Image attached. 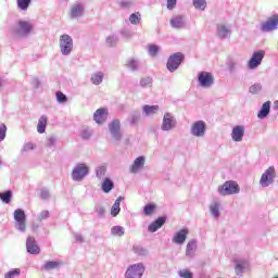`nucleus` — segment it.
I'll return each instance as SVG.
<instances>
[{
	"instance_id": "nucleus-1",
	"label": "nucleus",
	"mask_w": 278,
	"mask_h": 278,
	"mask_svg": "<svg viewBox=\"0 0 278 278\" xmlns=\"http://www.w3.org/2000/svg\"><path fill=\"white\" fill-rule=\"evenodd\" d=\"M109 134L111 142L118 147L123 142V129L121 128V119H113L109 123Z\"/></svg>"
},
{
	"instance_id": "nucleus-2",
	"label": "nucleus",
	"mask_w": 278,
	"mask_h": 278,
	"mask_svg": "<svg viewBox=\"0 0 278 278\" xmlns=\"http://www.w3.org/2000/svg\"><path fill=\"white\" fill-rule=\"evenodd\" d=\"M219 197H231V194H240V185L236 180H227L217 188Z\"/></svg>"
},
{
	"instance_id": "nucleus-3",
	"label": "nucleus",
	"mask_w": 278,
	"mask_h": 278,
	"mask_svg": "<svg viewBox=\"0 0 278 278\" xmlns=\"http://www.w3.org/2000/svg\"><path fill=\"white\" fill-rule=\"evenodd\" d=\"M14 218V229L20 231V233H25L27 231V215L23 208H17L13 213Z\"/></svg>"
},
{
	"instance_id": "nucleus-4",
	"label": "nucleus",
	"mask_w": 278,
	"mask_h": 278,
	"mask_svg": "<svg viewBox=\"0 0 278 278\" xmlns=\"http://www.w3.org/2000/svg\"><path fill=\"white\" fill-rule=\"evenodd\" d=\"M34 30V24L29 21L20 20L13 28V33L17 38H27Z\"/></svg>"
},
{
	"instance_id": "nucleus-5",
	"label": "nucleus",
	"mask_w": 278,
	"mask_h": 278,
	"mask_svg": "<svg viewBox=\"0 0 278 278\" xmlns=\"http://www.w3.org/2000/svg\"><path fill=\"white\" fill-rule=\"evenodd\" d=\"M90 175V167L86 163H77L71 174L73 181H84Z\"/></svg>"
},
{
	"instance_id": "nucleus-6",
	"label": "nucleus",
	"mask_w": 278,
	"mask_h": 278,
	"mask_svg": "<svg viewBox=\"0 0 278 278\" xmlns=\"http://www.w3.org/2000/svg\"><path fill=\"white\" fill-rule=\"evenodd\" d=\"M59 47L61 51V55L68 56L73 53V37L68 34H63L59 38Z\"/></svg>"
},
{
	"instance_id": "nucleus-7",
	"label": "nucleus",
	"mask_w": 278,
	"mask_h": 278,
	"mask_svg": "<svg viewBox=\"0 0 278 278\" xmlns=\"http://www.w3.org/2000/svg\"><path fill=\"white\" fill-rule=\"evenodd\" d=\"M275 179H277V170H275V166H269L261 176V188H268L269 186H273V184H275Z\"/></svg>"
},
{
	"instance_id": "nucleus-8",
	"label": "nucleus",
	"mask_w": 278,
	"mask_h": 278,
	"mask_svg": "<svg viewBox=\"0 0 278 278\" xmlns=\"http://www.w3.org/2000/svg\"><path fill=\"white\" fill-rule=\"evenodd\" d=\"M206 131L207 124L202 119L193 122L190 128V134L193 138H204Z\"/></svg>"
},
{
	"instance_id": "nucleus-9",
	"label": "nucleus",
	"mask_w": 278,
	"mask_h": 278,
	"mask_svg": "<svg viewBox=\"0 0 278 278\" xmlns=\"http://www.w3.org/2000/svg\"><path fill=\"white\" fill-rule=\"evenodd\" d=\"M235 275L237 277H242L244 273H249L251 270V263L247 258H235Z\"/></svg>"
},
{
	"instance_id": "nucleus-10",
	"label": "nucleus",
	"mask_w": 278,
	"mask_h": 278,
	"mask_svg": "<svg viewBox=\"0 0 278 278\" xmlns=\"http://www.w3.org/2000/svg\"><path fill=\"white\" fill-rule=\"evenodd\" d=\"M184 53L181 52H176L174 54H172L168 60H167V71H169V73H175V71H177V68H179V66H181V62H184Z\"/></svg>"
},
{
	"instance_id": "nucleus-11",
	"label": "nucleus",
	"mask_w": 278,
	"mask_h": 278,
	"mask_svg": "<svg viewBox=\"0 0 278 278\" xmlns=\"http://www.w3.org/2000/svg\"><path fill=\"white\" fill-rule=\"evenodd\" d=\"M177 127V118L173 113L166 112L163 115L162 124H161V131H173Z\"/></svg>"
},
{
	"instance_id": "nucleus-12",
	"label": "nucleus",
	"mask_w": 278,
	"mask_h": 278,
	"mask_svg": "<svg viewBox=\"0 0 278 278\" xmlns=\"http://www.w3.org/2000/svg\"><path fill=\"white\" fill-rule=\"evenodd\" d=\"M144 264L143 263H137V264H132L130 265L126 273H125V277L126 278H142V276L144 275Z\"/></svg>"
},
{
	"instance_id": "nucleus-13",
	"label": "nucleus",
	"mask_w": 278,
	"mask_h": 278,
	"mask_svg": "<svg viewBox=\"0 0 278 278\" xmlns=\"http://www.w3.org/2000/svg\"><path fill=\"white\" fill-rule=\"evenodd\" d=\"M278 29V15L274 14L261 24V31L268 34Z\"/></svg>"
},
{
	"instance_id": "nucleus-14",
	"label": "nucleus",
	"mask_w": 278,
	"mask_h": 278,
	"mask_svg": "<svg viewBox=\"0 0 278 278\" xmlns=\"http://www.w3.org/2000/svg\"><path fill=\"white\" fill-rule=\"evenodd\" d=\"M265 55L266 52L264 50L255 51L248 62V68H250V71H255V68L262 64V60H264Z\"/></svg>"
},
{
	"instance_id": "nucleus-15",
	"label": "nucleus",
	"mask_w": 278,
	"mask_h": 278,
	"mask_svg": "<svg viewBox=\"0 0 278 278\" xmlns=\"http://www.w3.org/2000/svg\"><path fill=\"white\" fill-rule=\"evenodd\" d=\"M198 84L201 88H212L214 86V76L210 72H201L198 75Z\"/></svg>"
},
{
	"instance_id": "nucleus-16",
	"label": "nucleus",
	"mask_w": 278,
	"mask_h": 278,
	"mask_svg": "<svg viewBox=\"0 0 278 278\" xmlns=\"http://www.w3.org/2000/svg\"><path fill=\"white\" fill-rule=\"evenodd\" d=\"M26 251L30 255H40V247L33 236H28L26 239Z\"/></svg>"
},
{
	"instance_id": "nucleus-17",
	"label": "nucleus",
	"mask_w": 278,
	"mask_h": 278,
	"mask_svg": "<svg viewBox=\"0 0 278 278\" xmlns=\"http://www.w3.org/2000/svg\"><path fill=\"white\" fill-rule=\"evenodd\" d=\"M86 12V7L81 2H76L71 7L70 16L71 18H81Z\"/></svg>"
},
{
	"instance_id": "nucleus-18",
	"label": "nucleus",
	"mask_w": 278,
	"mask_h": 278,
	"mask_svg": "<svg viewBox=\"0 0 278 278\" xmlns=\"http://www.w3.org/2000/svg\"><path fill=\"white\" fill-rule=\"evenodd\" d=\"M188 233H190V230H188V228L180 229L179 231L174 233L172 242L181 247V244H184V242H186V240L188 239Z\"/></svg>"
},
{
	"instance_id": "nucleus-19",
	"label": "nucleus",
	"mask_w": 278,
	"mask_h": 278,
	"mask_svg": "<svg viewBox=\"0 0 278 278\" xmlns=\"http://www.w3.org/2000/svg\"><path fill=\"white\" fill-rule=\"evenodd\" d=\"M169 25L173 29H186V16L184 15H174L169 20Z\"/></svg>"
},
{
	"instance_id": "nucleus-20",
	"label": "nucleus",
	"mask_w": 278,
	"mask_h": 278,
	"mask_svg": "<svg viewBox=\"0 0 278 278\" xmlns=\"http://www.w3.org/2000/svg\"><path fill=\"white\" fill-rule=\"evenodd\" d=\"M231 139L233 140V142H242V140H244V126L243 125H237L232 128Z\"/></svg>"
},
{
	"instance_id": "nucleus-21",
	"label": "nucleus",
	"mask_w": 278,
	"mask_h": 278,
	"mask_svg": "<svg viewBox=\"0 0 278 278\" xmlns=\"http://www.w3.org/2000/svg\"><path fill=\"white\" fill-rule=\"evenodd\" d=\"M93 121L97 125H103L108 121V109L101 108L93 113Z\"/></svg>"
},
{
	"instance_id": "nucleus-22",
	"label": "nucleus",
	"mask_w": 278,
	"mask_h": 278,
	"mask_svg": "<svg viewBox=\"0 0 278 278\" xmlns=\"http://www.w3.org/2000/svg\"><path fill=\"white\" fill-rule=\"evenodd\" d=\"M220 207L222 204L218 200H213L208 205V211L213 218H220Z\"/></svg>"
},
{
	"instance_id": "nucleus-23",
	"label": "nucleus",
	"mask_w": 278,
	"mask_h": 278,
	"mask_svg": "<svg viewBox=\"0 0 278 278\" xmlns=\"http://www.w3.org/2000/svg\"><path fill=\"white\" fill-rule=\"evenodd\" d=\"M165 223H166V217H159L148 226V231H150V233H155L157 229H162V227H164Z\"/></svg>"
},
{
	"instance_id": "nucleus-24",
	"label": "nucleus",
	"mask_w": 278,
	"mask_h": 278,
	"mask_svg": "<svg viewBox=\"0 0 278 278\" xmlns=\"http://www.w3.org/2000/svg\"><path fill=\"white\" fill-rule=\"evenodd\" d=\"M144 168V156H138L134 163L132 166H130V173L136 174L139 173Z\"/></svg>"
},
{
	"instance_id": "nucleus-25",
	"label": "nucleus",
	"mask_w": 278,
	"mask_h": 278,
	"mask_svg": "<svg viewBox=\"0 0 278 278\" xmlns=\"http://www.w3.org/2000/svg\"><path fill=\"white\" fill-rule=\"evenodd\" d=\"M270 114V101L263 103L261 110L257 113V118L264 121Z\"/></svg>"
},
{
	"instance_id": "nucleus-26",
	"label": "nucleus",
	"mask_w": 278,
	"mask_h": 278,
	"mask_svg": "<svg viewBox=\"0 0 278 278\" xmlns=\"http://www.w3.org/2000/svg\"><path fill=\"white\" fill-rule=\"evenodd\" d=\"M231 34V29L227 25L219 24L217 25V36L219 38H229V35Z\"/></svg>"
},
{
	"instance_id": "nucleus-27",
	"label": "nucleus",
	"mask_w": 278,
	"mask_h": 278,
	"mask_svg": "<svg viewBox=\"0 0 278 278\" xmlns=\"http://www.w3.org/2000/svg\"><path fill=\"white\" fill-rule=\"evenodd\" d=\"M62 266V262L58 261H48L43 264L42 270H47L48 273L51 270H58Z\"/></svg>"
},
{
	"instance_id": "nucleus-28",
	"label": "nucleus",
	"mask_w": 278,
	"mask_h": 278,
	"mask_svg": "<svg viewBox=\"0 0 278 278\" xmlns=\"http://www.w3.org/2000/svg\"><path fill=\"white\" fill-rule=\"evenodd\" d=\"M195 251H197V240L192 239L187 243L186 256L194 257Z\"/></svg>"
},
{
	"instance_id": "nucleus-29",
	"label": "nucleus",
	"mask_w": 278,
	"mask_h": 278,
	"mask_svg": "<svg viewBox=\"0 0 278 278\" xmlns=\"http://www.w3.org/2000/svg\"><path fill=\"white\" fill-rule=\"evenodd\" d=\"M126 67L128 68V71L136 73V71L140 68V60L134 58L128 59L126 62Z\"/></svg>"
},
{
	"instance_id": "nucleus-30",
	"label": "nucleus",
	"mask_w": 278,
	"mask_h": 278,
	"mask_svg": "<svg viewBox=\"0 0 278 278\" xmlns=\"http://www.w3.org/2000/svg\"><path fill=\"white\" fill-rule=\"evenodd\" d=\"M108 173V165H99L96 167V177L99 179V181H102V179H105V174Z\"/></svg>"
},
{
	"instance_id": "nucleus-31",
	"label": "nucleus",
	"mask_w": 278,
	"mask_h": 278,
	"mask_svg": "<svg viewBox=\"0 0 278 278\" xmlns=\"http://www.w3.org/2000/svg\"><path fill=\"white\" fill-rule=\"evenodd\" d=\"M103 77H105L103 72H96L91 75L90 79L93 86H101V84H103Z\"/></svg>"
},
{
	"instance_id": "nucleus-32",
	"label": "nucleus",
	"mask_w": 278,
	"mask_h": 278,
	"mask_svg": "<svg viewBox=\"0 0 278 278\" xmlns=\"http://www.w3.org/2000/svg\"><path fill=\"white\" fill-rule=\"evenodd\" d=\"M146 116H153V114H157V112L160 111V105H149L146 104L142 108Z\"/></svg>"
},
{
	"instance_id": "nucleus-33",
	"label": "nucleus",
	"mask_w": 278,
	"mask_h": 278,
	"mask_svg": "<svg viewBox=\"0 0 278 278\" xmlns=\"http://www.w3.org/2000/svg\"><path fill=\"white\" fill-rule=\"evenodd\" d=\"M121 201H123V197H118L114 204L111 207V216L116 217L117 214H121Z\"/></svg>"
},
{
	"instance_id": "nucleus-34",
	"label": "nucleus",
	"mask_w": 278,
	"mask_h": 278,
	"mask_svg": "<svg viewBox=\"0 0 278 278\" xmlns=\"http://www.w3.org/2000/svg\"><path fill=\"white\" fill-rule=\"evenodd\" d=\"M113 189H114V181H112V179L110 178H104L102 182V191L105 192V194H108L112 192Z\"/></svg>"
},
{
	"instance_id": "nucleus-35",
	"label": "nucleus",
	"mask_w": 278,
	"mask_h": 278,
	"mask_svg": "<svg viewBox=\"0 0 278 278\" xmlns=\"http://www.w3.org/2000/svg\"><path fill=\"white\" fill-rule=\"evenodd\" d=\"M37 131L38 134H45L47 131V115H42L37 125Z\"/></svg>"
},
{
	"instance_id": "nucleus-36",
	"label": "nucleus",
	"mask_w": 278,
	"mask_h": 278,
	"mask_svg": "<svg viewBox=\"0 0 278 278\" xmlns=\"http://www.w3.org/2000/svg\"><path fill=\"white\" fill-rule=\"evenodd\" d=\"M16 4L18 10L27 12V10H29V5H31V0H16Z\"/></svg>"
},
{
	"instance_id": "nucleus-37",
	"label": "nucleus",
	"mask_w": 278,
	"mask_h": 278,
	"mask_svg": "<svg viewBox=\"0 0 278 278\" xmlns=\"http://www.w3.org/2000/svg\"><path fill=\"white\" fill-rule=\"evenodd\" d=\"M0 200L2 201V203H5L7 205L12 203V190L0 192Z\"/></svg>"
},
{
	"instance_id": "nucleus-38",
	"label": "nucleus",
	"mask_w": 278,
	"mask_h": 278,
	"mask_svg": "<svg viewBox=\"0 0 278 278\" xmlns=\"http://www.w3.org/2000/svg\"><path fill=\"white\" fill-rule=\"evenodd\" d=\"M193 8L195 10H200L201 12H205V9L207 8V1L206 0H193Z\"/></svg>"
},
{
	"instance_id": "nucleus-39",
	"label": "nucleus",
	"mask_w": 278,
	"mask_h": 278,
	"mask_svg": "<svg viewBox=\"0 0 278 278\" xmlns=\"http://www.w3.org/2000/svg\"><path fill=\"white\" fill-rule=\"evenodd\" d=\"M132 251L136 255H140L141 257H147V255H149V250L141 245H134Z\"/></svg>"
},
{
	"instance_id": "nucleus-40",
	"label": "nucleus",
	"mask_w": 278,
	"mask_h": 278,
	"mask_svg": "<svg viewBox=\"0 0 278 278\" xmlns=\"http://www.w3.org/2000/svg\"><path fill=\"white\" fill-rule=\"evenodd\" d=\"M140 21H142V14H140V12L130 14L129 23H131V25H139Z\"/></svg>"
},
{
	"instance_id": "nucleus-41",
	"label": "nucleus",
	"mask_w": 278,
	"mask_h": 278,
	"mask_svg": "<svg viewBox=\"0 0 278 278\" xmlns=\"http://www.w3.org/2000/svg\"><path fill=\"white\" fill-rule=\"evenodd\" d=\"M111 233L113 236H117L118 238H122V236H125V228L123 226H113L111 228Z\"/></svg>"
},
{
	"instance_id": "nucleus-42",
	"label": "nucleus",
	"mask_w": 278,
	"mask_h": 278,
	"mask_svg": "<svg viewBox=\"0 0 278 278\" xmlns=\"http://www.w3.org/2000/svg\"><path fill=\"white\" fill-rule=\"evenodd\" d=\"M106 45H108V47H116V45H118V36H116V35L108 36Z\"/></svg>"
},
{
	"instance_id": "nucleus-43",
	"label": "nucleus",
	"mask_w": 278,
	"mask_h": 278,
	"mask_svg": "<svg viewBox=\"0 0 278 278\" xmlns=\"http://www.w3.org/2000/svg\"><path fill=\"white\" fill-rule=\"evenodd\" d=\"M140 86H141V88H151V86H153V78H151L149 76L141 78Z\"/></svg>"
},
{
	"instance_id": "nucleus-44",
	"label": "nucleus",
	"mask_w": 278,
	"mask_h": 278,
	"mask_svg": "<svg viewBox=\"0 0 278 278\" xmlns=\"http://www.w3.org/2000/svg\"><path fill=\"white\" fill-rule=\"evenodd\" d=\"M249 92L251 94H260V92H262V83H255L254 85L250 86Z\"/></svg>"
},
{
	"instance_id": "nucleus-45",
	"label": "nucleus",
	"mask_w": 278,
	"mask_h": 278,
	"mask_svg": "<svg viewBox=\"0 0 278 278\" xmlns=\"http://www.w3.org/2000/svg\"><path fill=\"white\" fill-rule=\"evenodd\" d=\"M34 149H36V144L31 141H28L24 143L21 153H27L28 151H34Z\"/></svg>"
},
{
	"instance_id": "nucleus-46",
	"label": "nucleus",
	"mask_w": 278,
	"mask_h": 278,
	"mask_svg": "<svg viewBox=\"0 0 278 278\" xmlns=\"http://www.w3.org/2000/svg\"><path fill=\"white\" fill-rule=\"evenodd\" d=\"M55 96L58 103L64 104L68 101V98L62 91H56Z\"/></svg>"
},
{
	"instance_id": "nucleus-47",
	"label": "nucleus",
	"mask_w": 278,
	"mask_h": 278,
	"mask_svg": "<svg viewBox=\"0 0 278 278\" xmlns=\"http://www.w3.org/2000/svg\"><path fill=\"white\" fill-rule=\"evenodd\" d=\"M153 212H155V204H147L143 207V214L146 216H151V214H153Z\"/></svg>"
},
{
	"instance_id": "nucleus-48",
	"label": "nucleus",
	"mask_w": 278,
	"mask_h": 278,
	"mask_svg": "<svg viewBox=\"0 0 278 278\" xmlns=\"http://www.w3.org/2000/svg\"><path fill=\"white\" fill-rule=\"evenodd\" d=\"M159 52H160V47L155 45L149 46L148 53L149 55H151V58H155V55H157Z\"/></svg>"
},
{
	"instance_id": "nucleus-49",
	"label": "nucleus",
	"mask_w": 278,
	"mask_h": 278,
	"mask_svg": "<svg viewBox=\"0 0 278 278\" xmlns=\"http://www.w3.org/2000/svg\"><path fill=\"white\" fill-rule=\"evenodd\" d=\"M15 277H21V269L15 268L4 275V278H15Z\"/></svg>"
},
{
	"instance_id": "nucleus-50",
	"label": "nucleus",
	"mask_w": 278,
	"mask_h": 278,
	"mask_svg": "<svg viewBox=\"0 0 278 278\" xmlns=\"http://www.w3.org/2000/svg\"><path fill=\"white\" fill-rule=\"evenodd\" d=\"M119 7L124 10H129L134 8V2L131 0H123L119 2Z\"/></svg>"
},
{
	"instance_id": "nucleus-51",
	"label": "nucleus",
	"mask_w": 278,
	"mask_h": 278,
	"mask_svg": "<svg viewBox=\"0 0 278 278\" xmlns=\"http://www.w3.org/2000/svg\"><path fill=\"white\" fill-rule=\"evenodd\" d=\"M5 134H8V126H5V124H0V142L5 140Z\"/></svg>"
},
{
	"instance_id": "nucleus-52",
	"label": "nucleus",
	"mask_w": 278,
	"mask_h": 278,
	"mask_svg": "<svg viewBox=\"0 0 278 278\" xmlns=\"http://www.w3.org/2000/svg\"><path fill=\"white\" fill-rule=\"evenodd\" d=\"M140 122V113L136 112L130 115V125H138Z\"/></svg>"
},
{
	"instance_id": "nucleus-53",
	"label": "nucleus",
	"mask_w": 278,
	"mask_h": 278,
	"mask_svg": "<svg viewBox=\"0 0 278 278\" xmlns=\"http://www.w3.org/2000/svg\"><path fill=\"white\" fill-rule=\"evenodd\" d=\"M56 143H58V138H55V136L48 137L47 147L49 149H53V147H55Z\"/></svg>"
},
{
	"instance_id": "nucleus-54",
	"label": "nucleus",
	"mask_w": 278,
	"mask_h": 278,
	"mask_svg": "<svg viewBox=\"0 0 278 278\" xmlns=\"http://www.w3.org/2000/svg\"><path fill=\"white\" fill-rule=\"evenodd\" d=\"M40 199L43 201H49V199H51V193L48 191V189L40 190Z\"/></svg>"
},
{
	"instance_id": "nucleus-55",
	"label": "nucleus",
	"mask_w": 278,
	"mask_h": 278,
	"mask_svg": "<svg viewBox=\"0 0 278 278\" xmlns=\"http://www.w3.org/2000/svg\"><path fill=\"white\" fill-rule=\"evenodd\" d=\"M178 276L180 278H192V273L190 270H188V269H180L178 271Z\"/></svg>"
},
{
	"instance_id": "nucleus-56",
	"label": "nucleus",
	"mask_w": 278,
	"mask_h": 278,
	"mask_svg": "<svg viewBox=\"0 0 278 278\" xmlns=\"http://www.w3.org/2000/svg\"><path fill=\"white\" fill-rule=\"evenodd\" d=\"M92 136V130L90 129H84L81 131V138H84L85 140H88V138H90Z\"/></svg>"
},
{
	"instance_id": "nucleus-57",
	"label": "nucleus",
	"mask_w": 278,
	"mask_h": 278,
	"mask_svg": "<svg viewBox=\"0 0 278 278\" xmlns=\"http://www.w3.org/2000/svg\"><path fill=\"white\" fill-rule=\"evenodd\" d=\"M96 212L100 218H103V216H105V208H103V206H97Z\"/></svg>"
},
{
	"instance_id": "nucleus-58",
	"label": "nucleus",
	"mask_w": 278,
	"mask_h": 278,
	"mask_svg": "<svg viewBox=\"0 0 278 278\" xmlns=\"http://www.w3.org/2000/svg\"><path fill=\"white\" fill-rule=\"evenodd\" d=\"M177 7V0H167V10H175Z\"/></svg>"
},
{
	"instance_id": "nucleus-59",
	"label": "nucleus",
	"mask_w": 278,
	"mask_h": 278,
	"mask_svg": "<svg viewBox=\"0 0 278 278\" xmlns=\"http://www.w3.org/2000/svg\"><path fill=\"white\" fill-rule=\"evenodd\" d=\"M74 238L78 244H81L84 242V236L79 232H74Z\"/></svg>"
},
{
	"instance_id": "nucleus-60",
	"label": "nucleus",
	"mask_w": 278,
	"mask_h": 278,
	"mask_svg": "<svg viewBox=\"0 0 278 278\" xmlns=\"http://www.w3.org/2000/svg\"><path fill=\"white\" fill-rule=\"evenodd\" d=\"M122 36L123 38H126L127 40H129V38H131V30L129 29L122 30Z\"/></svg>"
},
{
	"instance_id": "nucleus-61",
	"label": "nucleus",
	"mask_w": 278,
	"mask_h": 278,
	"mask_svg": "<svg viewBox=\"0 0 278 278\" xmlns=\"http://www.w3.org/2000/svg\"><path fill=\"white\" fill-rule=\"evenodd\" d=\"M38 218H39L40 220H46V218H49V211H42V212L39 214Z\"/></svg>"
},
{
	"instance_id": "nucleus-62",
	"label": "nucleus",
	"mask_w": 278,
	"mask_h": 278,
	"mask_svg": "<svg viewBox=\"0 0 278 278\" xmlns=\"http://www.w3.org/2000/svg\"><path fill=\"white\" fill-rule=\"evenodd\" d=\"M236 66H238V63H236V62L229 63L228 68L230 71V73H236Z\"/></svg>"
},
{
	"instance_id": "nucleus-63",
	"label": "nucleus",
	"mask_w": 278,
	"mask_h": 278,
	"mask_svg": "<svg viewBox=\"0 0 278 278\" xmlns=\"http://www.w3.org/2000/svg\"><path fill=\"white\" fill-rule=\"evenodd\" d=\"M274 278H278V276L274 277Z\"/></svg>"
}]
</instances>
